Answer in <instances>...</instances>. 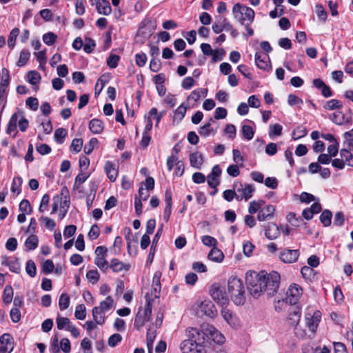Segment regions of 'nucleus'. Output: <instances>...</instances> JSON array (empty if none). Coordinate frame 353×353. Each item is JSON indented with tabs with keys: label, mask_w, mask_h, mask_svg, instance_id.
<instances>
[{
	"label": "nucleus",
	"mask_w": 353,
	"mask_h": 353,
	"mask_svg": "<svg viewBox=\"0 0 353 353\" xmlns=\"http://www.w3.org/2000/svg\"><path fill=\"white\" fill-rule=\"evenodd\" d=\"M201 329L190 327L187 330V339L183 340L180 345L182 353H209L210 347L209 340L210 338L218 343H223L224 337L213 326L206 325Z\"/></svg>",
	"instance_id": "1"
},
{
	"label": "nucleus",
	"mask_w": 353,
	"mask_h": 353,
	"mask_svg": "<svg viewBox=\"0 0 353 353\" xmlns=\"http://www.w3.org/2000/svg\"><path fill=\"white\" fill-rule=\"evenodd\" d=\"M280 279V274L275 271L269 274L263 271H248L245 276L247 288L255 299L259 297L263 292H266L269 296H273L277 292Z\"/></svg>",
	"instance_id": "2"
},
{
	"label": "nucleus",
	"mask_w": 353,
	"mask_h": 353,
	"mask_svg": "<svg viewBox=\"0 0 353 353\" xmlns=\"http://www.w3.org/2000/svg\"><path fill=\"white\" fill-rule=\"evenodd\" d=\"M228 292L231 300L237 305L245 302V289L243 281L236 276H231L228 281Z\"/></svg>",
	"instance_id": "3"
},
{
	"label": "nucleus",
	"mask_w": 353,
	"mask_h": 353,
	"mask_svg": "<svg viewBox=\"0 0 353 353\" xmlns=\"http://www.w3.org/2000/svg\"><path fill=\"white\" fill-rule=\"evenodd\" d=\"M145 298L146 300L145 307L142 308L140 307L134 318V326L137 330H140L145 323L150 321L152 314V304L151 303L149 293L145 294Z\"/></svg>",
	"instance_id": "4"
},
{
	"label": "nucleus",
	"mask_w": 353,
	"mask_h": 353,
	"mask_svg": "<svg viewBox=\"0 0 353 353\" xmlns=\"http://www.w3.org/2000/svg\"><path fill=\"white\" fill-rule=\"evenodd\" d=\"M232 12L234 18L242 25L245 20H248L250 23L254 21L255 15L254 10L249 7L241 6L239 3L233 6Z\"/></svg>",
	"instance_id": "5"
},
{
	"label": "nucleus",
	"mask_w": 353,
	"mask_h": 353,
	"mask_svg": "<svg viewBox=\"0 0 353 353\" xmlns=\"http://www.w3.org/2000/svg\"><path fill=\"white\" fill-rule=\"evenodd\" d=\"M210 294L212 299L222 306L229 303V299L225 288L219 283H214L210 288Z\"/></svg>",
	"instance_id": "6"
},
{
	"label": "nucleus",
	"mask_w": 353,
	"mask_h": 353,
	"mask_svg": "<svg viewBox=\"0 0 353 353\" xmlns=\"http://www.w3.org/2000/svg\"><path fill=\"white\" fill-rule=\"evenodd\" d=\"M213 318L216 316L217 310L214 304L210 300H204L199 305L198 313Z\"/></svg>",
	"instance_id": "7"
},
{
	"label": "nucleus",
	"mask_w": 353,
	"mask_h": 353,
	"mask_svg": "<svg viewBox=\"0 0 353 353\" xmlns=\"http://www.w3.org/2000/svg\"><path fill=\"white\" fill-rule=\"evenodd\" d=\"M302 292V288L298 284L293 283L290 285L286 292L287 302H289L291 305L296 304Z\"/></svg>",
	"instance_id": "8"
},
{
	"label": "nucleus",
	"mask_w": 353,
	"mask_h": 353,
	"mask_svg": "<svg viewBox=\"0 0 353 353\" xmlns=\"http://www.w3.org/2000/svg\"><path fill=\"white\" fill-rule=\"evenodd\" d=\"M234 186L238 194V195L236 196V200L241 201L243 199H245V201H248L252 196V193L254 191V188L251 185L245 184L243 185L241 183H240L239 188L237 187V185H235Z\"/></svg>",
	"instance_id": "9"
},
{
	"label": "nucleus",
	"mask_w": 353,
	"mask_h": 353,
	"mask_svg": "<svg viewBox=\"0 0 353 353\" xmlns=\"http://www.w3.org/2000/svg\"><path fill=\"white\" fill-rule=\"evenodd\" d=\"M299 250L285 249L281 252L279 258L285 263H292L297 261L299 256Z\"/></svg>",
	"instance_id": "10"
},
{
	"label": "nucleus",
	"mask_w": 353,
	"mask_h": 353,
	"mask_svg": "<svg viewBox=\"0 0 353 353\" xmlns=\"http://www.w3.org/2000/svg\"><path fill=\"white\" fill-rule=\"evenodd\" d=\"M305 319L306 326L308 327V329L311 332H315L321 319V312L319 311H316L313 315L307 314L305 315Z\"/></svg>",
	"instance_id": "11"
},
{
	"label": "nucleus",
	"mask_w": 353,
	"mask_h": 353,
	"mask_svg": "<svg viewBox=\"0 0 353 353\" xmlns=\"http://www.w3.org/2000/svg\"><path fill=\"white\" fill-rule=\"evenodd\" d=\"M321 210V205L319 202H315L310 208H307L303 210L302 216L306 220H310L313 218L314 214L319 213Z\"/></svg>",
	"instance_id": "12"
},
{
	"label": "nucleus",
	"mask_w": 353,
	"mask_h": 353,
	"mask_svg": "<svg viewBox=\"0 0 353 353\" xmlns=\"http://www.w3.org/2000/svg\"><path fill=\"white\" fill-rule=\"evenodd\" d=\"M269 57L268 54L261 52H257L255 54V63L256 65L262 70H268L270 68V65L267 60H269Z\"/></svg>",
	"instance_id": "13"
},
{
	"label": "nucleus",
	"mask_w": 353,
	"mask_h": 353,
	"mask_svg": "<svg viewBox=\"0 0 353 353\" xmlns=\"http://www.w3.org/2000/svg\"><path fill=\"white\" fill-rule=\"evenodd\" d=\"M23 115L22 112H17L14 113L8 125L6 132L9 134H10L12 132H15L14 134L13 135V137H14L17 133V122L19 117H21Z\"/></svg>",
	"instance_id": "14"
},
{
	"label": "nucleus",
	"mask_w": 353,
	"mask_h": 353,
	"mask_svg": "<svg viewBox=\"0 0 353 353\" xmlns=\"http://www.w3.org/2000/svg\"><path fill=\"white\" fill-rule=\"evenodd\" d=\"M275 212V207L273 205H268L264 208L259 210L257 216V219L259 221H263L265 219L270 218L273 216Z\"/></svg>",
	"instance_id": "15"
},
{
	"label": "nucleus",
	"mask_w": 353,
	"mask_h": 353,
	"mask_svg": "<svg viewBox=\"0 0 353 353\" xmlns=\"http://www.w3.org/2000/svg\"><path fill=\"white\" fill-rule=\"evenodd\" d=\"M110 268H111L114 272H120L123 270H129L130 265L125 264L118 259H113L110 261Z\"/></svg>",
	"instance_id": "16"
},
{
	"label": "nucleus",
	"mask_w": 353,
	"mask_h": 353,
	"mask_svg": "<svg viewBox=\"0 0 353 353\" xmlns=\"http://www.w3.org/2000/svg\"><path fill=\"white\" fill-rule=\"evenodd\" d=\"M104 169L108 178L111 181H114L118 175V170L116 169L114 163L110 161L105 162Z\"/></svg>",
	"instance_id": "17"
},
{
	"label": "nucleus",
	"mask_w": 353,
	"mask_h": 353,
	"mask_svg": "<svg viewBox=\"0 0 353 353\" xmlns=\"http://www.w3.org/2000/svg\"><path fill=\"white\" fill-rule=\"evenodd\" d=\"M265 235L270 240L276 239L280 235L279 228L275 223H269L265 230Z\"/></svg>",
	"instance_id": "18"
},
{
	"label": "nucleus",
	"mask_w": 353,
	"mask_h": 353,
	"mask_svg": "<svg viewBox=\"0 0 353 353\" xmlns=\"http://www.w3.org/2000/svg\"><path fill=\"white\" fill-rule=\"evenodd\" d=\"M96 8L97 12L101 14L108 15L112 11L110 4L106 0H98Z\"/></svg>",
	"instance_id": "19"
},
{
	"label": "nucleus",
	"mask_w": 353,
	"mask_h": 353,
	"mask_svg": "<svg viewBox=\"0 0 353 353\" xmlns=\"http://www.w3.org/2000/svg\"><path fill=\"white\" fill-rule=\"evenodd\" d=\"M162 228H163V225H161V227L160 228H159L155 236L153 238L152 243V245H151V248L150 250V253L148 256L147 263H148V262L152 263V261L154 259L155 249L157 247V242L160 238V236L161 235Z\"/></svg>",
	"instance_id": "20"
},
{
	"label": "nucleus",
	"mask_w": 353,
	"mask_h": 353,
	"mask_svg": "<svg viewBox=\"0 0 353 353\" xmlns=\"http://www.w3.org/2000/svg\"><path fill=\"white\" fill-rule=\"evenodd\" d=\"M89 129L93 134H100L103 130V123L98 119H93L89 122Z\"/></svg>",
	"instance_id": "21"
},
{
	"label": "nucleus",
	"mask_w": 353,
	"mask_h": 353,
	"mask_svg": "<svg viewBox=\"0 0 353 353\" xmlns=\"http://www.w3.org/2000/svg\"><path fill=\"white\" fill-rule=\"evenodd\" d=\"M93 319L97 324L103 325L105 323V313L99 307H94L92 309Z\"/></svg>",
	"instance_id": "22"
},
{
	"label": "nucleus",
	"mask_w": 353,
	"mask_h": 353,
	"mask_svg": "<svg viewBox=\"0 0 353 353\" xmlns=\"http://www.w3.org/2000/svg\"><path fill=\"white\" fill-rule=\"evenodd\" d=\"M352 144L349 143V149H341L340 151L341 157L345 160L347 165L353 167V152H350Z\"/></svg>",
	"instance_id": "23"
},
{
	"label": "nucleus",
	"mask_w": 353,
	"mask_h": 353,
	"mask_svg": "<svg viewBox=\"0 0 353 353\" xmlns=\"http://www.w3.org/2000/svg\"><path fill=\"white\" fill-rule=\"evenodd\" d=\"M208 258L212 261L219 263L223 261L224 255L223 252L215 246L209 252Z\"/></svg>",
	"instance_id": "24"
},
{
	"label": "nucleus",
	"mask_w": 353,
	"mask_h": 353,
	"mask_svg": "<svg viewBox=\"0 0 353 353\" xmlns=\"http://www.w3.org/2000/svg\"><path fill=\"white\" fill-rule=\"evenodd\" d=\"M190 162L191 166L199 169L203 164V156L199 152H194L190 155Z\"/></svg>",
	"instance_id": "25"
},
{
	"label": "nucleus",
	"mask_w": 353,
	"mask_h": 353,
	"mask_svg": "<svg viewBox=\"0 0 353 353\" xmlns=\"http://www.w3.org/2000/svg\"><path fill=\"white\" fill-rule=\"evenodd\" d=\"M301 315V313L299 309H295L290 312L288 318L289 323L294 327H296L300 321Z\"/></svg>",
	"instance_id": "26"
},
{
	"label": "nucleus",
	"mask_w": 353,
	"mask_h": 353,
	"mask_svg": "<svg viewBox=\"0 0 353 353\" xmlns=\"http://www.w3.org/2000/svg\"><path fill=\"white\" fill-rule=\"evenodd\" d=\"M332 213L330 210H324L320 215L319 219L324 227H328L332 223Z\"/></svg>",
	"instance_id": "27"
},
{
	"label": "nucleus",
	"mask_w": 353,
	"mask_h": 353,
	"mask_svg": "<svg viewBox=\"0 0 353 353\" xmlns=\"http://www.w3.org/2000/svg\"><path fill=\"white\" fill-rule=\"evenodd\" d=\"M39 239L38 237L32 234L29 236L25 241V246L27 251H30L36 249L38 246Z\"/></svg>",
	"instance_id": "28"
},
{
	"label": "nucleus",
	"mask_w": 353,
	"mask_h": 353,
	"mask_svg": "<svg viewBox=\"0 0 353 353\" xmlns=\"http://www.w3.org/2000/svg\"><path fill=\"white\" fill-rule=\"evenodd\" d=\"M343 107L342 103L337 99H331L327 101L323 105V108L327 110H334L341 109Z\"/></svg>",
	"instance_id": "29"
},
{
	"label": "nucleus",
	"mask_w": 353,
	"mask_h": 353,
	"mask_svg": "<svg viewBox=\"0 0 353 353\" xmlns=\"http://www.w3.org/2000/svg\"><path fill=\"white\" fill-rule=\"evenodd\" d=\"M13 299V289L11 285H8L5 287L3 292V301L5 304L11 303Z\"/></svg>",
	"instance_id": "30"
},
{
	"label": "nucleus",
	"mask_w": 353,
	"mask_h": 353,
	"mask_svg": "<svg viewBox=\"0 0 353 353\" xmlns=\"http://www.w3.org/2000/svg\"><path fill=\"white\" fill-rule=\"evenodd\" d=\"M20 32V30L18 28H13L8 36V46L10 48L12 49L15 46V41Z\"/></svg>",
	"instance_id": "31"
},
{
	"label": "nucleus",
	"mask_w": 353,
	"mask_h": 353,
	"mask_svg": "<svg viewBox=\"0 0 353 353\" xmlns=\"http://www.w3.org/2000/svg\"><path fill=\"white\" fill-rule=\"evenodd\" d=\"M70 296L66 293H63L60 295L59 299V306L61 310H64L69 307Z\"/></svg>",
	"instance_id": "32"
},
{
	"label": "nucleus",
	"mask_w": 353,
	"mask_h": 353,
	"mask_svg": "<svg viewBox=\"0 0 353 353\" xmlns=\"http://www.w3.org/2000/svg\"><path fill=\"white\" fill-rule=\"evenodd\" d=\"M30 56V53L28 50H26V49L22 50L21 52H20L19 61L17 63V66L22 67V66L25 65L27 63L28 61L29 60Z\"/></svg>",
	"instance_id": "33"
},
{
	"label": "nucleus",
	"mask_w": 353,
	"mask_h": 353,
	"mask_svg": "<svg viewBox=\"0 0 353 353\" xmlns=\"http://www.w3.org/2000/svg\"><path fill=\"white\" fill-rule=\"evenodd\" d=\"M94 263L97 265L99 268L101 269V270L105 272L109 268L110 265H108V261L105 259V256L104 257H100V256H96L94 259Z\"/></svg>",
	"instance_id": "34"
},
{
	"label": "nucleus",
	"mask_w": 353,
	"mask_h": 353,
	"mask_svg": "<svg viewBox=\"0 0 353 353\" xmlns=\"http://www.w3.org/2000/svg\"><path fill=\"white\" fill-rule=\"evenodd\" d=\"M67 130L63 128H58L54 132V140L59 143H63L67 136Z\"/></svg>",
	"instance_id": "35"
},
{
	"label": "nucleus",
	"mask_w": 353,
	"mask_h": 353,
	"mask_svg": "<svg viewBox=\"0 0 353 353\" xmlns=\"http://www.w3.org/2000/svg\"><path fill=\"white\" fill-rule=\"evenodd\" d=\"M216 132V130H214V129L210 126V123H205L200 128L199 133L201 137H207L211 133L214 134Z\"/></svg>",
	"instance_id": "36"
},
{
	"label": "nucleus",
	"mask_w": 353,
	"mask_h": 353,
	"mask_svg": "<svg viewBox=\"0 0 353 353\" xmlns=\"http://www.w3.org/2000/svg\"><path fill=\"white\" fill-rule=\"evenodd\" d=\"M307 130L305 128L302 126H299L296 128H295L292 132V138L294 140L299 139L302 137H304L307 135Z\"/></svg>",
	"instance_id": "37"
},
{
	"label": "nucleus",
	"mask_w": 353,
	"mask_h": 353,
	"mask_svg": "<svg viewBox=\"0 0 353 353\" xmlns=\"http://www.w3.org/2000/svg\"><path fill=\"white\" fill-rule=\"evenodd\" d=\"M241 132L243 138L247 140H251L254 134L252 128L248 125H243L242 126Z\"/></svg>",
	"instance_id": "38"
},
{
	"label": "nucleus",
	"mask_w": 353,
	"mask_h": 353,
	"mask_svg": "<svg viewBox=\"0 0 353 353\" xmlns=\"http://www.w3.org/2000/svg\"><path fill=\"white\" fill-rule=\"evenodd\" d=\"M57 326L59 330H63L65 327L66 328L68 327V325L70 324V321L68 318L66 317H62L59 315L57 317L56 319Z\"/></svg>",
	"instance_id": "39"
},
{
	"label": "nucleus",
	"mask_w": 353,
	"mask_h": 353,
	"mask_svg": "<svg viewBox=\"0 0 353 353\" xmlns=\"http://www.w3.org/2000/svg\"><path fill=\"white\" fill-rule=\"evenodd\" d=\"M27 77H28L29 83L32 85L37 84L41 79L40 74L35 70L30 71L28 73Z\"/></svg>",
	"instance_id": "40"
},
{
	"label": "nucleus",
	"mask_w": 353,
	"mask_h": 353,
	"mask_svg": "<svg viewBox=\"0 0 353 353\" xmlns=\"http://www.w3.org/2000/svg\"><path fill=\"white\" fill-rule=\"evenodd\" d=\"M26 272L30 277H34L37 274V268L32 260H28L26 263Z\"/></svg>",
	"instance_id": "41"
},
{
	"label": "nucleus",
	"mask_w": 353,
	"mask_h": 353,
	"mask_svg": "<svg viewBox=\"0 0 353 353\" xmlns=\"http://www.w3.org/2000/svg\"><path fill=\"white\" fill-rule=\"evenodd\" d=\"M86 278L92 284H95L99 281L100 275L97 270H91L87 272Z\"/></svg>",
	"instance_id": "42"
},
{
	"label": "nucleus",
	"mask_w": 353,
	"mask_h": 353,
	"mask_svg": "<svg viewBox=\"0 0 353 353\" xmlns=\"http://www.w3.org/2000/svg\"><path fill=\"white\" fill-rule=\"evenodd\" d=\"M74 316L79 320H83L86 316L85 307L83 304H79L77 306Z\"/></svg>",
	"instance_id": "43"
},
{
	"label": "nucleus",
	"mask_w": 353,
	"mask_h": 353,
	"mask_svg": "<svg viewBox=\"0 0 353 353\" xmlns=\"http://www.w3.org/2000/svg\"><path fill=\"white\" fill-rule=\"evenodd\" d=\"M316 12L319 20H321L323 22H325L326 21L327 14L321 4H317L316 6Z\"/></svg>",
	"instance_id": "44"
},
{
	"label": "nucleus",
	"mask_w": 353,
	"mask_h": 353,
	"mask_svg": "<svg viewBox=\"0 0 353 353\" xmlns=\"http://www.w3.org/2000/svg\"><path fill=\"white\" fill-rule=\"evenodd\" d=\"M113 302L112 298L108 296L105 301L100 303L99 307L101 308V310L105 313V312L108 311L112 307Z\"/></svg>",
	"instance_id": "45"
},
{
	"label": "nucleus",
	"mask_w": 353,
	"mask_h": 353,
	"mask_svg": "<svg viewBox=\"0 0 353 353\" xmlns=\"http://www.w3.org/2000/svg\"><path fill=\"white\" fill-rule=\"evenodd\" d=\"M85 43L83 46V50L86 53L90 54L94 50V48L96 46L95 41L89 37H86L85 39Z\"/></svg>",
	"instance_id": "46"
},
{
	"label": "nucleus",
	"mask_w": 353,
	"mask_h": 353,
	"mask_svg": "<svg viewBox=\"0 0 353 353\" xmlns=\"http://www.w3.org/2000/svg\"><path fill=\"white\" fill-rule=\"evenodd\" d=\"M57 37L54 33L49 32L43 34V41L46 45L52 46L54 43Z\"/></svg>",
	"instance_id": "47"
},
{
	"label": "nucleus",
	"mask_w": 353,
	"mask_h": 353,
	"mask_svg": "<svg viewBox=\"0 0 353 353\" xmlns=\"http://www.w3.org/2000/svg\"><path fill=\"white\" fill-rule=\"evenodd\" d=\"M83 146L82 139H74L70 145V150L76 153L81 151Z\"/></svg>",
	"instance_id": "48"
},
{
	"label": "nucleus",
	"mask_w": 353,
	"mask_h": 353,
	"mask_svg": "<svg viewBox=\"0 0 353 353\" xmlns=\"http://www.w3.org/2000/svg\"><path fill=\"white\" fill-rule=\"evenodd\" d=\"M0 343L9 347L13 346V338L10 334L5 333L0 337Z\"/></svg>",
	"instance_id": "49"
},
{
	"label": "nucleus",
	"mask_w": 353,
	"mask_h": 353,
	"mask_svg": "<svg viewBox=\"0 0 353 353\" xmlns=\"http://www.w3.org/2000/svg\"><path fill=\"white\" fill-rule=\"evenodd\" d=\"M120 57L117 54H110L107 59V65L110 68H116L118 65Z\"/></svg>",
	"instance_id": "50"
},
{
	"label": "nucleus",
	"mask_w": 353,
	"mask_h": 353,
	"mask_svg": "<svg viewBox=\"0 0 353 353\" xmlns=\"http://www.w3.org/2000/svg\"><path fill=\"white\" fill-rule=\"evenodd\" d=\"M54 268V265L52 260L48 259L42 264V271L45 274L51 273Z\"/></svg>",
	"instance_id": "51"
},
{
	"label": "nucleus",
	"mask_w": 353,
	"mask_h": 353,
	"mask_svg": "<svg viewBox=\"0 0 353 353\" xmlns=\"http://www.w3.org/2000/svg\"><path fill=\"white\" fill-rule=\"evenodd\" d=\"M99 234L100 229L98 225L96 224L92 225L88 234L90 239L95 240L99 237Z\"/></svg>",
	"instance_id": "52"
},
{
	"label": "nucleus",
	"mask_w": 353,
	"mask_h": 353,
	"mask_svg": "<svg viewBox=\"0 0 353 353\" xmlns=\"http://www.w3.org/2000/svg\"><path fill=\"white\" fill-rule=\"evenodd\" d=\"M88 178V176L86 174H84V173L79 174L75 178L74 188L79 189L80 185L83 183H84Z\"/></svg>",
	"instance_id": "53"
},
{
	"label": "nucleus",
	"mask_w": 353,
	"mask_h": 353,
	"mask_svg": "<svg viewBox=\"0 0 353 353\" xmlns=\"http://www.w3.org/2000/svg\"><path fill=\"white\" fill-rule=\"evenodd\" d=\"M344 118L345 115L341 111L334 112L332 115V121L337 125H341L344 122Z\"/></svg>",
	"instance_id": "54"
},
{
	"label": "nucleus",
	"mask_w": 353,
	"mask_h": 353,
	"mask_svg": "<svg viewBox=\"0 0 353 353\" xmlns=\"http://www.w3.org/2000/svg\"><path fill=\"white\" fill-rule=\"evenodd\" d=\"M19 210L23 213L30 214L32 212L30 202L26 199L22 200L19 203Z\"/></svg>",
	"instance_id": "55"
},
{
	"label": "nucleus",
	"mask_w": 353,
	"mask_h": 353,
	"mask_svg": "<svg viewBox=\"0 0 353 353\" xmlns=\"http://www.w3.org/2000/svg\"><path fill=\"white\" fill-rule=\"evenodd\" d=\"M122 340V336L119 334H114L112 336H110L108 339V345L113 347H115L119 342H120Z\"/></svg>",
	"instance_id": "56"
},
{
	"label": "nucleus",
	"mask_w": 353,
	"mask_h": 353,
	"mask_svg": "<svg viewBox=\"0 0 353 353\" xmlns=\"http://www.w3.org/2000/svg\"><path fill=\"white\" fill-rule=\"evenodd\" d=\"M201 241H202V243L205 245H207L209 247L213 246V248H214L217 244L216 239L215 238H214L211 236H208V235L203 236L201 239Z\"/></svg>",
	"instance_id": "57"
},
{
	"label": "nucleus",
	"mask_w": 353,
	"mask_h": 353,
	"mask_svg": "<svg viewBox=\"0 0 353 353\" xmlns=\"http://www.w3.org/2000/svg\"><path fill=\"white\" fill-rule=\"evenodd\" d=\"M225 54L224 49H216L214 50L212 56V60L213 62H216L218 61H221L223 59V57Z\"/></svg>",
	"instance_id": "58"
},
{
	"label": "nucleus",
	"mask_w": 353,
	"mask_h": 353,
	"mask_svg": "<svg viewBox=\"0 0 353 353\" xmlns=\"http://www.w3.org/2000/svg\"><path fill=\"white\" fill-rule=\"evenodd\" d=\"M344 223H345L344 214L341 211L336 212L334 219V225L341 227V226L343 225Z\"/></svg>",
	"instance_id": "59"
},
{
	"label": "nucleus",
	"mask_w": 353,
	"mask_h": 353,
	"mask_svg": "<svg viewBox=\"0 0 353 353\" xmlns=\"http://www.w3.org/2000/svg\"><path fill=\"white\" fill-rule=\"evenodd\" d=\"M282 126L280 124H274L270 127V137L280 136L282 133Z\"/></svg>",
	"instance_id": "60"
},
{
	"label": "nucleus",
	"mask_w": 353,
	"mask_h": 353,
	"mask_svg": "<svg viewBox=\"0 0 353 353\" xmlns=\"http://www.w3.org/2000/svg\"><path fill=\"white\" fill-rule=\"evenodd\" d=\"M98 143V140L97 138L95 137H93L92 138L90 141H89V144L88 145H85L84 146V152L86 154H90L92 153V152L94 150V145H96Z\"/></svg>",
	"instance_id": "61"
},
{
	"label": "nucleus",
	"mask_w": 353,
	"mask_h": 353,
	"mask_svg": "<svg viewBox=\"0 0 353 353\" xmlns=\"http://www.w3.org/2000/svg\"><path fill=\"white\" fill-rule=\"evenodd\" d=\"M136 63L139 67H143L145 65L147 61V56L145 53L137 54L135 56Z\"/></svg>",
	"instance_id": "62"
},
{
	"label": "nucleus",
	"mask_w": 353,
	"mask_h": 353,
	"mask_svg": "<svg viewBox=\"0 0 353 353\" xmlns=\"http://www.w3.org/2000/svg\"><path fill=\"white\" fill-rule=\"evenodd\" d=\"M316 200L315 196L310 193L303 192L300 195V201L302 203H309Z\"/></svg>",
	"instance_id": "63"
},
{
	"label": "nucleus",
	"mask_w": 353,
	"mask_h": 353,
	"mask_svg": "<svg viewBox=\"0 0 353 353\" xmlns=\"http://www.w3.org/2000/svg\"><path fill=\"white\" fill-rule=\"evenodd\" d=\"M77 230V227L74 225H67L63 230V236L65 238H70L72 236Z\"/></svg>",
	"instance_id": "64"
}]
</instances>
